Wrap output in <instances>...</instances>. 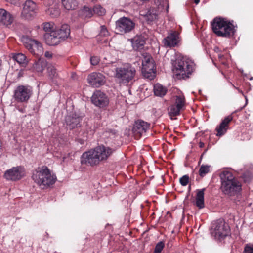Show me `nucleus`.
<instances>
[{
  "label": "nucleus",
  "instance_id": "1",
  "mask_svg": "<svg viewBox=\"0 0 253 253\" xmlns=\"http://www.w3.org/2000/svg\"><path fill=\"white\" fill-rule=\"evenodd\" d=\"M115 151V148L104 145L98 146L83 153L81 163L91 166L97 165L100 162L106 160Z\"/></svg>",
  "mask_w": 253,
  "mask_h": 253
},
{
  "label": "nucleus",
  "instance_id": "2",
  "mask_svg": "<svg viewBox=\"0 0 253 253\" xmlns=\"http://www.w3.org/2000/svg\"><path fill=\"white\" fill-rule=\"evenodd\" d=\"M219 176L221 181L220 189L223 193L228 196H233L241 191V184L231 172L224 170L220 173Z\"/></svg>",
  "mask_w": 253,
  "mask_h": 253
},
{
  "label": "nucleus",
  "instance_id": "3",
  "mask_svg": "<svg viewBox=\"0 0 253 253\" xmlns=\"http://www.w3.org/2000/svg\"><path fill=\"white\" fill-rule=\"evenodd\" d=\"M32 179L42 188H47L54 184L56 180V176L51 174L46 166L39 167L33 173Z\"/></svg>",
  "mask_w": 253,
  "mask_h": 253
},
{
  "label": "nucleus",
  "instance_id": "4",
  "mask_svg": "<svg viewBox=\"0 0 253 253\" xmlns=\"http://www.w3.org/2000/svg\"><path fill=\"white\" fill-rule=\"evenodd\" d=\"M212 29L217 36L229 38L234 35V25L229 21L221 18H215L212 22Z\"/></svg>",
  "mask_w": 253,
  "mask_h": 253
},
{
  "label": "nucleus",
  "instance_id": "5",
  "mask_svg": "<svg viewBox=\"0 0 253 253\" xmlns=\"http://www.w3.org/2000/svg\"><path fill=\"white\" fill-rule=\"evenodd\" d=\"M136 72L134 67L129 64H126L116 68L115 76L120 83L127 84L134 78Z\"/></svg>",
  "mask_w": 253,
  "mask_h": 253
},
{
  "label": "nucleus",
  "instance_id": "6",
  "mask_svg": "<svg viewBox=\"0 0 253 253\" xmlns=\"http://www.w3.org/2000/svg\"><path fill=\"white\" fill-rule=\"evenodd\" d=\"M176 75L178 78L185 79L189 77L193 70V63L184 58H178L174 64Z\"/></svg>",
  "mask_w": 253,
  "mask_h": 253
},
{
  "label": "nucleus",
  "instance_id": "7",
  "mask_svg": "<svg viewBox=\"0 0 253 253\" xmlns=\"http://www.w3.org/2000/svg\"><path fill=\"white\" fill-rule=\"evenodd\" d=\"M142 56V74L145 78L152 80L155 77L156 74L154 61L149 54L145 53Z\"/></svg>",
  "mask_w": 253,
  "mask_h": 253
},
{
  "label": "nucleus",
  "instance_id": "8",
  "mask_svg": "<svg viewBox=\"0 0 253 253\" xmlns=\"http://www.w3.org/2000/svg\"><path fill=\"white\" fill-rule=\"evenodd\" d=\"M229 226L223 219L217 220L212 224L211 233L215 239L224 238L229 235Z\"/></svg>",
  "mask_w": 253,
  "mask_h": 253
},
{
  "label": "nucleus",
  "instance_id": "9",
  "mask_svg": "<svg viewBox=\"0 0 253 253\" xmlns=\"http://www.w3.org/2000/svg\"><path fill=\"white\" fill-rule=\"evenodd\" d=\"M135 25L131 19L122 17L115 22V32L121 35L128 33L134 29Z\"/></svg>",
  "mask_w": 253,
  "mask_h": 253
},
{
  "label": "nucleus",
  "instance_id": "10",
  "mask_svg": "<svg viewBox=\"0 0 253 253\" xmlns=\"http://www.w3.org/2000/svg\"><path fill=\"white\" fill-rule=\"evenodd\" d=\"M21 41L25 47L32 54L40 56L43 54V48L38 41L33 40L27 36L21 37Z\"/></svg>",
  "mask_w": 253,
  "mask_h": 253
},
{
  "label": "nucleus",
  "instance_id": "11",
  "mask_svg": "<svg viewBox=\"0 0 253 253\" xmlns=\"http://www.w3.org/2000/svg\"><path fill=\"white\" fill-rule=\"evenodd\" d=\"M32 88L28 85H19L14 91L13 98L17 102H27L32 94Z\"/></svg>",
  "mask_w": 253,
  "mask_h": 253
},
{
  "label": "nucleus",
  "instance_id": "12",
  "mask_svg": "<svg viewBox=\"0 0 253 253\" xmlns=\"http://www.w3.org/2000/svg\"><path fill=\"white\" fill-rule=\"evenodd\" d=\"M37 11L36 3L31 0H27L23 5L21 16L25 19H29L36 15Z\"/></svg>",
  "mask_w": 253,
  "mask_h": 253
},
{
  "label": "nucleus",
  "instance_id": "13",
  "mask_svg": "<svg viewBox=\"0 0 253 253\" xmlns=\"http://www.w3.org/2000/svg\"><path fill=\"white\" fill-rule=\"evenodd\" d=\"M92 103L100 108L106 107L109 102L108 96L100 90L95 91L91 98Z\"/></svg>",
  "mask_w": 253,
  "mask_h": 253
},
{
  "label": "nucleus",
  "instance_id": "14",
  "mask_svg": "<svg viewBox=\"0 0 253 253\" xmlns=\"http://www.w3.org/2000/svg\"><path fill=\"white\" fill-rule=\"evenodd\" d=\"M24 174V169L20 167H16L6 170L4 177L7 180L16 181L20 179Z\"/></svg>",
  "mask_w": 253,
  "mask_h": 253
},
{
  "label": "nucleus",
  "instance_id": "15",
  "mask_svg": "<svg viewBox=\"0 0 253 253\" xmlns=\"http://www.w3.org/2000/svg\"><path fill=\"white\" fill-rule=\"evenodd\" d=\"M82 119V116L76 113L67 116L66 118L67 127L73 129L80 127Z\"/></svg>",
  "mask_w": 253,
  "mask_h": 253
},
{
  "label": "nucleus",
  "instance_id": "16",
  "mask_svg": "<svg viewBox=\"0 0 253 253\" xmlns=\"http://www.w3.org/2000/svg\"><path fill=\"white\" fill-rule=\"evenodd\" d=\"M88 83L94 87H98L105 83V76L100 73L93 72L87 78Z\"/></svg>",
  "mask_w": 253,
  "mask_h": 253
},
{
  "label": "nucleus",
  "instance_id": "17",
  "mask_svg": "<svg viewBox=\"0 0 253 253\" xmlns=\"http://www.w3.org/2000/svg\"><path fill=\"white\" fill-rule=\"evenodd\" d=\"M179 41L178 33L176 31H171L163 40V43L166 47L175 46Z\"/></svg>",
  "mask_w": 253,
  "mask_h": 253
},
{
  "label": "nucleus",
  "instance_id": "18",
  "mask_svg": "<svg viewBox=\"0 0 253 253\" xmlns=\"http://www.w3.org/2000/svg\"><path fill=\"white\" fill-rule=\"evenodd\" d=\"M14 16L8 11L0 8V26L9 28L14 21Z\"/></svg>",
  "mask_w": 253,
  "mask_h": 253
},
{
  "label": "nucleus",
  "instance_id": "19",
  "mask_svg": "<svg viewBox=\"0 0 253 253\" xmlns=\"http://www.w3.org/2000/svg\"><path fill=\"white\" fill-rule=\"evenodd\" d=\"M150 124L145 122L142 120H139L135 121L133 127V131L135 134H139V136H141L144 133H145L146 131L150 127Z\"/></svg>",
  "mask_w": 253,
  "mask_h": 253
},
{
  "label": "nucleus",
  "instance_id": "20",
  "mask_svg": "<svg viewBox=\"0 0 253 253\" xmlns=\"http://www.w3.org/2000/svg\"><path fill=\"white\" fill-rule=\"evenodd\" d=\"M233 117L231 115L225 117L221 122L219 126L216 128L217 132V136H220L224 134L229 128V124L232 120Z\"/></svg>",
  "mask_w": 253,
  "mask_h": 253
},
{
  "label": "nucleus",
  "instance_id": "21",
  "mask_svg": "<svg viewBox=\"0 0 253 253\" xmlns=\"http://www.w3.org/2000/svg\"><path fill=\"white\" fill-rule=\"evenodd\" d=\"M55 31H52L49 33H46L44 37L46 43L50 46H55L59 44L61 40Z\"/></svg>",
  "mask_w": 253,
  "mask_h": 253
},
{
  "label": "nucleus",
  "instance_id": "22",
  "mask_svg": "<svg viewBox=\"0 0 253 253\" xmlns=\"http://www.w3.org/2000/svg\"><path fill=\"white\" fill-rule=\"evenodd\" d=\"M55 32L57 33V34L61 41H62L69 37L70 33V29L68 25L65 24L62 25L59 29L55 30Z\"/></svg>",
  "mask_w": 253,
  "mask_h": 253
},
{
  "label": "nucleus",
  "instance_id": "23",
  "mask_svg": "<svg viewBox=\"0 0 253 253\" xmlns=\"http://www.w3.org/2000/svg\"><path fill=\"white\" fill-rule=\"evenodd\" d=\"M205 189L203 188L198 190L196 196V205L199 209L204 207V191Z\"/></svg>",
  "mask_w": 253,
  "mask_h": 253
},
{
  "label": "nucleus",
  "instance_id": "24",
  "mask_svg": "<svg viewBox=\"0 0 253 253\" xmlns=\"http://www.w3.org/2000/svg\"><path fill=\"white\" fill-rule=\"evenodd\" d=\"M131 42L133 49L138 50L145 44V41L142 36H136L132 39Z\"/></svg>",
  "mask_w": 253,
  "mask_h": 253
},
{
  "label": "nucleus",
  "instance_id": "25",
  "mask_svg": "<svg viewBox=\"0 0 253 253\" xmlns=\"http://www.w3.org/2000/svg\"><path fill=\"white\" fill-rule=\"evenodd\" d=\"M153 90L155 95L160 97L164 96L167 92V89L160 84H155Z\"/></svg>",
  "mask_w": 253,
  "mask_h": 253
},
{
  "label": "nucleus",
  "instance_id": "26",
  "mask_svg": "<svg viewBox=\"0 0 253 253\" xmlns=\"http://www.w3.org/2000/svg\"><path fill=\"white\" fill-rule=\"evenodd\" d=\"M61 1L63 6L67 10H74L78 6L76 0H61Z\"/></svg>",
  "mask_w": 253,
  "mask_h": 253
},
{
  "label": "nucleus",
  "instance_id": "27",
  "mask_svg": "<svg viewBox=\"0 0 253 253\" xmlns=\"http://www.w3.org/2000/svg\"><path fill=\"white\" fill-rule=\"evenodd\" d=\"M13 58L17 63L22 65L23 66H25L28 62L26 56L21 53H16L13 55Z\"/></svg>",
  "mask_w": 253,
  "mask_h": 253
},
{
  "label": "nucleus",
  "instance_id": "28",
  "mask_svg": "<svg viewBox=\"0 0 253 253\" xmlns=\"http://www.w3.org/2000/svg\"><path fill=\"white\" fill-rule=\"evenodd\" d=\"M182 109L177 106L176 105H174V104H172L168 108L169 115L171 117L176 116L179 115L180 111Z\"/></svg>",
  "mask_w": 253,
  "mask_h": 253
},
{
  "label": "nucleus",
  "instance_id": "29",
  "mask_svg": "<svg viewBox=\"0 0 253 253\" xmlns=\"http://www.w3.org/2000/svg\"><path fill=\"white\" fill-rule=\"evenodd\" d=\"M46 66V63L44 61H39L33 65V69L37 72L42 73Z\"/></svg>",
  "mask_w": 253,
  "mask_h": 253
},
{
  "label": "nucleus",
  "instance_id": "30",
  "mask_svg": "<svg viewBox=\"0 0 253 253\" xmlns=\"http://www.w3.org/2000/svg\"><path fill=\"white\" fill-rule=\"evenodd\" d=\"M174 104L183 109L185 104V99L184 95L176 96Z\"/></svg>",
  "mask_w": 253,
  "mask_h": 253
},
{
  "label": "nucleus",
  "instance_id": "31",
  "mask_svg": "<svg viewBox=\"0 0 253 253\" xmlns=\"http://www.w3.org/2000/svg\"><path fill=\"white\" fill-rule=\"evenodd\" d=\"M47 71L48 76L51 80H53L57 76L56 70L54 66L52 65H49L47 66Z\"/></svg>",
  "mask_w": 253,
  "mask_h": 253
},
{
  "label": "nucleus",
  "instance_id": "32",
  "mask_svg": "<svg viewBox=\"0 0 253 253\" xmlns=\"http://www.w3.org/2000/svg\"><path fill=\"white\" fill-rule=\"evenodd\" d=\"M46 13L52 17H56L59 15L60 10L58 7H52L46 10Z\"/></svg>",
  "mask_w": 253,
  "mask_h": 253
},
{
  "label": "nucleus",
  "instance_id": "33",
  "mask_svg": "<svg viewBox=\"0 0 253 253\" xmlns=\"http://www.w3.org/2000/svg\"><path fill=\"white\" fill-rule=\"evenodd\" d=\"M93 11L94 14L99 16H102L105 14V9L103 8L100 5H96L94 6Z\"/></svg>",
  "mask_w": 253,
  "mask_h": 253
},
{
  "label": "nucleus",
  "instance_id": "34",
  "mask_svg": "<svg viewBox=\"0 0 253 253\" xmlns=\"http://www.w3.org/2000/svg\"><path fill=\"white\" fill-rule=\"evenodd\" d=\"M146 18L150 21H152L156 19L157 14L154 10H149L144 15Z\"/></svg>",
  "mask_w": 253,
  "mask_h": 253
},
{
  "label": "nucleus",
  "instance_id": "35",
  "mask_svg": "<svg viewBox=\"0 0 253 253\" xmlns=\"http://www.w3.org/2000/svg\"><path fill=\"white\" fill-rule=\"evenodd\" d=\"M82 13L84 16L88 18L91 17L94 14L93 10L86 6L84 7L82 10Z\"/></svg>",
  "mask_w": 253,
  "mask_h": 253
},
{
  "label": "nucleus",
  "instance_id": "36",
  "mask_svg": "<svg viewBox=\"0 0 253 253\" xmlns=\"http://www.w3.org/2000/svg\"><path fill=\"white\" fill-rule=\"evenodd\" d=\"M54 24L52 22H47L43 24V28L46 32H51L52 31H55L54 30Z\"/></svg>",
  "mask_w": 253,
  "mask_h": 253
},
{
  "label": "nucleus",
  "instance_id": "37",
  "mask_svg": "<svg viewBox=\"0 0 253 253\" xmlns=\"http://www.w3.org/2000/svg\"><path fill=\"white\" fill-rule=\"evenodd\" d=\"M209 172V167L208 166H204L202 165L199 169V175L203 177L206 174L208 173Z\"/></svg>",
  "mask_w": 253,
  "mask_h": 253
},
{
  "label": "nucleus",
  "instance_id": "38",
  "mask_svg": "<svg viewBox=\"0 0 253 253\" xmlns=\"http://www.w3.org/2000/svg\"><path fill=\"white\" fill-rule=\"evenodd\" d=\"M164 247V243L162 241L158 242L156 245L154 253H160Z\"/></svg>",
  "mask_w": 253,
  "mask_h": 253
},
{
  "label": "nucleus",
  "instance_id": "39",
  "mask_svg": "<svg viewBox=\"0 0 253 253\" xmlns=\"http://www.w3.org/2000/svg\"><path fill=\"white\" fill-rule=\"evenodd\" d=\"M189 176L187 175H185L180 178L179 182H180V183L182 186H186L187 185V184L189 182Z\"/></svg>",
  "mask_w": 253,
  "mask_h": 253
},
{
  "label": "nucleus",
  "instance_id": "40",
  "mask_svg": "<svg viewBox=\"0 0 253 253\" xmlns=\"http://www.w3.org/2000/svg\"><path fill=\"white\" fill-rule=\"evenodd\" d=\"M244 253H253V245L247 244L246 245L244 251Z\"/></svg>",
  "mask_w": 253,
  "mask_h": 253
},
{
  "label": "nucleus",
  "instance_id": "41",
  "mask_svg": "<svg viewBox=\"0 0 253 253\" xmlns=\"http://www.w3.org/2000/svg\"><path fill=\"white\" fill-rule=\"evenodd\" d=\"M99 35L101 36L106 37L109 35V32L105 26H101Z\"/></svg>",
  "mask_w": 253,
  "mask_h": 253
},
{
  "label": "nucleus",
  "instance_id": "42",
  "mask_svg": "<svg viewBox=\"0 0 253 253\" xmlns=\"http://www.w3.org/2000/svg\"><path fill=\"white\" fill-rule=\"evenodd\" d=\"M90 63L92 65H96L100 61V58L98 56H91L90 59Z\"/></svg>",
  "mask_w": 253,
  "mask_h": 253
},
{
  "label": "nucleus",
  "instance_id": "43",
  "mask_svg": "<svg viewBox=\"0 0 253 253\" xmlns=\"http://www.w3.org/2000/svg\"><path fill=\"white\" fill-rule=\"evenodd\" d=\"M44 56L48 58H50L52 57V53L49 51H46L44 54Z\"/></svg>",
  "mask_w": 253,
  "mask_h": 253
},
{
  "label": "nucleus",
  "instance_id": "44",
  "mask_svg": "<svg viewBox=\"0 0 253 253\" xmlns=\"http://www.w3.org/2000/svg\"><path fill=\"white\" fill-rule=\"evenodd\" d=\"M53 3V0H45L44 4L45 5H48L52 4Z\"/></svg>",
  "mask_w": 253,
  "mask_h": 253
},
{
  "label": "nucleus",
  "instance_id": "45",
  "mask_svg": "<svg viewBox=\"0 0 253 253\" xmlns=\"http://www.w3.org/2000/svg\"><path fill=\"white\" fill-rule=\"evenodd\" d=\"M199 145L200 148H202L204 146V143L202 142H200Z\"/></svg>",
  "mask_w": 253,
  "mask_h": 253
},
{
  "label": "nucleus",
  "instance_id": "46",
  "mask_svg": "<svg viewBox=\"0 0 253 253\" xmlns=\"http://www.w3.org/2000/svg\"><path fill=\"white\" fill-rule=\"evenodd\" d=\"M194 1L195 4H198L200 2V0H194Z\"/></svg>",
  "mask_w": 253,
  "mask_h": 253
},
{
  "label": "nucleus",
  "instance_id": "47",
  "mask_svg": "<svg viewBox=\"0 0 253 253\" xmlns=\"http://www.w3.org/2000/svg\"><path fill=\"white\" fill-rule=\"evenodd\" d=\"M7 1H11V0H6Z\"/></svg>",
  "mask_w": 253,
  "mask_h": 253
}]
</instances>
